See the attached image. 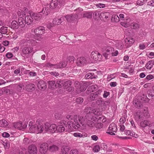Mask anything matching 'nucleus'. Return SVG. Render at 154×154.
Returning <instances> with one entry per match:
<instances>
[{
    "label": "nucleus",
    "mask_w": 154,
    "mask_h": 154,
    "mask_svg": "<svg viewBox=\"0 0 154 154\" xmlns=\"http://www.w3.org/2000/svg\"><path fill=\"white\" fill-rule=\"evenodd\" d=\"M19 27V24L15 20H14L11 23V28L13 29H17Z\"/></svg>",
    "instance_id": "43"
},
{
    "label": "nucleus",
    "mask_w": 154,
    "mask_h": 154,
    "mask_svg": "<svg viewBox=\"0 0 154 154\" xmlns=\"http://www.w3.org/2000/svg\"><path fill=\"white\" fill-rule=\"evenodd\" d=\"M69 149V146H65L62 149V152L61 154H68Z\"/></svg>",
    "instance_id": "45"
},
{
    "label": "nucleus",
    "mask_w": 154,
    "mask_h": 154,
    "mask_svg": "<svg viewBox=\"0 0 154 154\" xmlns=\"http://www.w3.org/2000/svg\"><path fill=\"white\" fill-rule=\"evenodd\" d=\"M88 85L86 82L82 83L80 84L79 86H78L77 91L78 93L85 91Z\"/></svg>",
    "instance_id": "14"
},
{
    "label": "nucleus",
    "mask_w": 154,
    "mask_h": 154,
    "mask_svg": "<svg viewBox=\"0 0 154 154\" xmlns=\"http://www.w3.org/2000/svg\"><path fill=\"white\" fill-rule=\"evenodd\" d=\"M96 6L98 8H102L106 7V4L102 3H98L96 5Z\"/></svg>",
    "instance_id": "59"
},
{
    "label": "nucleus",
    "mask_w": 154,
    "mask_h": 154,
    "mask_svg": "<svg viewBox=\"0 0 154 154\" xmlns=\"http://www.w3.org/2000/svg\"><path fill=\"white\" fill-rule=\"evenodd\" d=\"M27 125H23L21 122H14L13 124V126L15 128L19 130H23L26 128Z\"/></svg>",
    "instance_id": "12"
},
{
    "label": "nucleus",
    "mask_w": 154,
    "mask_h": 154,
    "mask_svg": "<svg viewBox=\"0 0 154 154\" xmlns=\"http://www.w3.org/2000/svg\"><path fill=\"white\" fill-rule=\"evenodd\" d=\"M79 19L83 17H87L88 18H91L92 17V13L90 12H84L83 15L81 14L79 16Z\"/></svg>",
    "instance_id": "23"
},
{
    "label": "nucleus",
    "mask_w": 154,
    "mask_h": 154,
    "mask_svg": "<svg viewBox=\"0 0 154 154\" xmlns=\"http://www.w3.org/2000/svg\"><path fill=\"white\" fill-rule=\"evenodd\" d=\"M48 84V88L50 89H54L56 88V85L55 81H49Z\"/></svg>",
    "instance_id": "32"
},
{
    "label": "nucleus",
    "mask_w": 154,
    "mask_h": 154,
    "mask_svg": "<svg viewBox=\"0 0 154 154\" xmlns=\"http://www.w3.org/2000/svg\"><path fill=\"white\" fill-rule=\"evenodd\" d=\"M31 13V16L32 17L33 20H39L42 17V16L40 13H35L33 12Z\"/></svg>",
    "instance_id": "19"
},
{
    "label": "nucleus",
    "mask_w": 154,
    "mask_h": 154,
    "mask_svg": "<svg viewBox=\"0 0 154 154\" xmlns=\"http://www.w3.org/2000/svg\"><path fill=\"white\" fill-rule=\"evenodd\" d=\"M103 50H104L105 52L110 54L112 51L113 48L110 47H105L103 48Z\"/></svg>",
    "instance_id": "47"
},
{
    "label": "nucleus",
    "mask_w": 154,
    "mask_h": 154,
    "mask_svg": "<svg viewBox=\"0 0 154 154\" xmlns=\"http://www.w3.org/2000/svg\"><path fill=\"white\" fill-rule=\"evenodd\" d=\"M94 125L96 128L98 129L101 128L103 127V124L101 123H96Z\"/></svg>",
    "instance_id": "60"
},
{
    "label": "nucleus",
    "mask_w": 154,
    "mask_h": 154,
    "mask_svg": "<svg viewBox=\"0 0 154 154\" xmlns=\"http://www.w3.org/2000/svg\"><path fill=\"white\" fill-rule=\"evenodd\" d=\"M153 89L150 90L148 91L149 97L150 96L154 99V86L152 88Z\"/></svg>",
    "instance_id": "52"
},
{
    "label": "nucleus",
    "mask_w": 154,
    "mask_h": 154,
    "mask_svg": "<svg viewBox=\"0 0 154 154\" xmlns=\"http://www.w3.org/2000/svg\"><path fill=\"white\" fill-rule=\"evenodd\" d=\"M76 101L77 103L80 104L83 102V99L82 97H79L77 98Z\"/></svg>",
    "instance_id": "62"
},
{
    "label": "nucleus",
    "mask_w": 154,
    "mask_h": 154,
    "mask_svg": "<svg viewBox=\"0 0 154 154\" xmlns=\"http://www.w3.org/2000/svg\"><path fill=\"white\" fill-rule=\"evenodd\" d=\"M72 85V82L71 81H68L64 82L63 86L69 91L72 90V88L70 87Z\"/></svg>",
    "instance_id": "21"
},
{
    "label": "nucleus",
    "mask_w": 154,
    "mask_h": 154,
    "mask_svg": "<svg viewBox=\"0 0 154 154\" xmlns=\"http://www.w3.org/2000/svg\"><path fill=\"white\" fill-rule=\"evenodd\" d=\"M8 27L6 26H3L1 28L0 30L2 33L4 34L6 33L7 32Z\"/></svg>",
    "instance_id": "57"
},
{
    "label": "nucleus",
    "mask_w": 154,
    "mask_h": 154,
    "mask_svg": "<svg viewBox=\"0 0 154 154\" xmlns=\"http://www.w3.org/2000/svg\"><path fill=\"white\" fill-rule=\"evenodd\" d=\"M26 89L28 91H34L35 88V85L33 84H28L26 86Z\"/></svg>",
    "instance_id": "30"
},
{
    "label": "nucleus",
    "mask_w": 154,
    "mask_h": 154,
    "mask_svg": "<svg viewBox=\"0 0 154 154\" xmlns=\"http://www.w3.org/2000/svg\"><path fill=\"white\" fill-rule=\"evenodd\" d=\"M96 104L100 107H101V109H105L106 105H108L109 103L106 101H103L101 100H98L96 102Z\"/></svg>",
    "instance_id": "13"
},
{
    "label": "nucleus",
    "mask_w": 154,
    "mask_h": 154,
    "mask_svg": "<svg viewBox=\"0 0 154 154\" xmlns=\"http://www.w3.org/2000/svg\"><path fill=\"white\" fill-rule=\"evenodd\" d=\"M26 73H29V75L30 76H34L36 75V73L35 72H29V70H26Z\"/></svg>",
    "instance_id": "64"
},
{
    "label": "nucleus",
    "mask_w": 154,
    "mask_h": 154,
    "mask_svg": "<svg viewBox=\"0 0 154 154\" xmlns=\"http://www.w3.org/2000/svg\"><path fill=\"white\" fill-rule=\"evenodd\" d=\"M8 122L5 119H3L0 121V127L5 128L8 126Z\"/></svg>",
    "instance_id": "38"
},
{
    "label": "nucleus",
    "mask_w": 154,
    "mask_h": 154,
    "mask_svg": "<svg viewBox=\"0 0 154 154\" xmlns=\"http://www.w3.org/2000/svg\"><path fill=\"white\" fill-rule=\"evenodd\" d=\"M154 64V61L151 60L148 61L146 64L145 67L148 69H150Z\"/></svg>",
    "instance_id": "40"
},
{
    "label": "nucleus",
    "mask_w": 154,
    "mask_h": 154,
    "mask_svg": "<svg viewBox=\"0 0 154 154\" xmlns=\"http://www.w3.org/2000/svg\"><path fill=\"white\" fill-rule=\"evenodd\" d=\"M86 59L84 57H79L77 59V63L78 65L81 66L86 64Z\"/></svg>",
    "instance_id": "18"
},
{
    "label": "nucleus",
    "mask_w": 154,
    "mask_h": 154,
    "mask_svg": "<svg viewBox=\"0 0 154 154\" xmlns=\"http://www.w3.org/2000/svg\"><path fill=\"white\" fill-rule=\"evenodd\" d=\"M48 132L51 133L56 132V125L55 124H51L49 123L48 124Z\"/></svg>",
    "instance_id": "22"
},
{
    "label": "nucleus",
    "mask_w": 154,
    "mask_h": 154,
    "mask_svg": "<svg viewBox=\"0 0 154 154\" xmlns=\"http://www.w3.org/2000/svg\"><path fill=\"white\" fill-rule=\"evenodd\" d=\"M90 119L88 117L87 118V121L86 122V127L87 126H88L90 127H92L94 125V122L91 121L90 120Z\"/></svg>",
    "instance_id": "42"
},
{
    "label": "nucleus",
    "mask_w": 154,
    "mask_h": 154,
    "mask_svg": "<svg viewBox=\"0 0 154 154\" xmlns=\"http://www.w3.org/2000/svg\"><path fill=\"white\" fill-rule=\"evenodd\" d=\"M45 31L44 27L41 26L36 28L33 30L35 35L37 37L41 36L45 33Z\"/></svg>",
    "instance_id": "8"
},
{
    "label": "nucleus",
    "mask_w": 154,
    "mask_h": 154,
    "mask_svg": "<svg viewBox=\"0 0 154 154\" xmlns=\"http://www.w3.org/2000/svg\"><path fill=\"white\" fill-rule=\"evenodd\" d=\"M64 0H52L50 3V8L52 9H54L56 8H60L64 4Z\"/></svg>",
    "instance_id": "4"
},
{
    "label": "nucleus",
    "mask_w": 154,
    "mask_h": 154,
    "mask_svg": "<svg viewBox=\"0 0 154 154\" xmlns=\"http://www.w3.org/2000/svg\"><path fill=\"white\" fill-rule=\"evenodd\" d=\"M135 40L134 39L132 38H128L125 39V43L131 46L132 45L134 42Z\"/></svg>",
    "instance_id": "34"
},
{
    "label": "nucleus",
    "mask_w": 154,
    "mask_h": 154,
    "mask_svg": "<svg viewBox=\"0 0 154 154\" xmlns=\"http://www.w3.org/2000/svg\"><path fill=\"white\" fill-rule=\"evenodd\" d=\"M136 118L140 119L143 118L144 117L143 112L141 111H138L135 112L134 114Z\"/></svg>",
    "instance_id": "31"
},
{
    "label": "nucleus",
    "mask_w": 154,
    "mask_h": 154,
    "mask_svg": "<svg viewBox=\"0 0 154 154\" xmlns=\"http://www.w3.org/2000/svg\"><path fill=\"white\" fill-rule=\"evenodd\" d=\"M29 39H23L21 41V44L24 45H29Z\"/></svg>",
    "instance_id": "53"
},
{
    "label": "nucleus",
    "mask_w": 154,
    "mask_h": 154,
    "mask_svg": "<svg viewBox=\"0 0 154 154\" xmlns=\"http://www.w3.org/2000/svg\"><path fill=\"white\" fill-rule=\"evenodd\" d=\"M102 91L99 90L94 93L91 94L90 96V99L91 101L94 100L98 98L100 95Z\"/></svg>",
    "instance_id": "15"
},
{
    "label": "nucleus",
    "mask_w": 154,
    "mask_h": 154,
    "mask_svg": "<svg viewBox=\"0 0 154 154\" xmlns=\"http://www.w3.org/2000/svg\"><path fill=\"white\" fill-rule=\"evenodd\" d=\"M37 44V42L35 40L33 39H29V45H30L33 46H36Z\"/></svg>",
    "instance_id": "55"
},
{
    "label": "nucleus",
    "mask_w": 154,
    "mask_h": 154,
    "mask_svg": "<svg viewBox=\"0 0 154 154\" xmlns=\"http://www.w3.org/2000/svg\"><path fill=\"white\" fill-rule=\"evenodd\" d=\"M97 88V87L96 86L92 85L88 88V90L90 91V92H94L96 90Z\"/></svg>",
    "instance_id": "54"
},
{
    "label": "nucleus",
    "mask_w": 154,
    "mask_h": 154,
    "mask_svg": "<svg viewBox=\"0 0 154 154\" xmlns=\"http://www.w3.org/2000/svg\"><path fill=\"white\" fill-rule=\"evenodd\" d=\"M31 13H29V15H27L25 17L26 24L28 25L30 24L33 21L32 17L31 16Z\"/></svg>",
    "instance_id": "28"
},
{
    "label": "nucleus",
    "mask_w": 154,
    "mask_h": 154,
    "mask_svg": "<svg viewBox=\"0 0 154 154\" xmlns=\"http://www.w3.org/2000/svg\"><path fill=\"white\" fill-rule=\"evenodd\" d=\"M58 149V148L57 146L55 145H53L50 146L49 150L51 151L54 152L57 150Z\"/></svg>",
    "instance_id": "50"
},
{
    "label": "nucleus",
    "mask_w": 154,
    "mask_h": 154,
    "mask_svg": "<svg viewBox=\"0 0 154 154\" xmlns=\"http://www.w3.org/2000/svg\"><path fill=\"white\" fill-rule=\"evenodd\" d=\"M131 27L133 29H138L139 27V24L133 22L131 23Z\"/></svg>",
    "instance_id": "46"
},
{
    "label": "nucleus",
    "mask_w": 154,
    "mask_h": 154,
    "mask_svg": "<svg viewBox=\"0 0 154 154\" xmlns=\"http://www.w3.org/2000/svg\"><path fill=\"white\" fill-rule=\"evenodd\" d=\"M33 50V48L31 47H25L22 50L23 53L24 54H28L31 53Z\"/></svg>",
    "instance_id": "29"
},
{
    "label": "nucleus",
    "mask_w": 154,
    "mask_h": 154,
    "mask_svg": "<svg viewBox=\"0 0 154 154\" xmlns=\"http://www.w3.org/2000/svg\"><path fill=\"white\" fill-rule=\"evenodd\" d=\"M101 19L108 20L109 19L110 14L108 12H102L100 13Z\"/></svg>",
    "instance_id": "27"
},
{
    "label": "nucleus",
    "mask_w": 154,
    "mask_h": 154,
    "mask_svg": "<svg viewBox=\"0 0 154 154\" xmlns=\"http://www.w3.org/2000/svg\"><path fill=\"white\" fill-rule=\"evenodd\" d=\"M150 124L149 121L145 120L142 121L140 122V126L143 128H145L146 126H149Z\"/></svg>",
    "instance_id": "35"
},
{
    "label": "nucleus",
    "mask_w": 154,
    "mask_h": 154,
    "mask_svg": "<svg viewBox=\"0 0 154 154\" xmlns=\"http://www.w3.org/2000/svg\"><path fill=\"white\" fill-rule=\"evenodd\" d=\"M38 87L39 89L44 90L47 87L46 83L44 81L41 80L39 82L38 84Z\"/></svg>",
    "instance_id": "20"
},
{
    "label": "nucleus",
    "mask_w": 154,
    "mask_h": 154,
    "mask_svg": "<svg viewBox=\"0 0 154 154\" xmlns=\"http://www.w3.org/2000/svg\"><path fill=\"white\" fill-rule=\"evenodd\" d=\"M28 151L29 154H37V148L35 146L31 145L28 147Z\"/></svg>",
    "instance_id": "16"
},
{
    "label": "nucleus",
    "mask_w": 154,
    "mask_h": 154,
    "mask_svg": "<svg viewBox=\"0 0 154 154\" xmlns=\"http://www.w3.org/2000/svg\"><path fill=\"white\" fill-rule=\"evenodd\" d=\"M65 17L67 21L68 22H71L75 20L79 19V17L78 16H75L74 15V16L72 14L67 15Z\"/></svg>",
    "instance_id": "17"
},
{
    "label": "nucleus",
    "mask_w": 154,
    "mask_h": 154,
    "mask_svg": "<svg viewBox=\"0 0 154 154\" xmlns=\"http://www.w3.org/2000/svg\"><path fill=\"white\" fill-rule=\"evenodd\" d=\"M18 22L21 28L24 27L26 23L25 19L22 17H20L19 18Z\"/></svg>",
    "instance_id": "24"
},
{
    "label": "nucleus",
    "mask_w": 154,
    "mask_h": 154,
    "mask_svg": "<svg viewBox=\"0 0 154 154\" xmlns=\"http://www.w3.org/2000/svg\"><path fill=\"white\" fill-rule=\"evenodd\" d=\"M84 111L87 113V116H88L89 115L92 114L95 115H100L101 114V112L99 111V109L90 107L86 108L84 109Z\"/></svg>",
    "instance_id": "2"
},
{
    "label": "nucleus",
    "mask_w": 154,
    "mask_h": 154,
    "mask_svg": "<svg viewBox=\"0 0 154 154\" xmlns=\"http://www.w3.org/2000/svg\"><path fill=\"white\" fill-rule=\"evenodd\" d=\"M115 45L117 49L120 50L122 49L124 47L122 42L121 41H117Z\"/></svg>",
    "instance_id": "33"
},
{
    "label": "nucleus",
    "mask_w": 154,
    "mask_h": 154,
    "mask_svg": "<svg viewBox=\"0 0 154 154\" xmlns=\"http://www.w3.org/2000/svg\"><path fill=\"white\" fill-rule=\"evenodd\" d=\"M82 11L83 9L82 8H79L78 9H77L76 10V14L74 15L75 16H78L79 17L80 14H82L83 15L84 12H82Z\"/></svg>",
    "instance_id": "48"
},
{
    "label": "nucleus",
    "mask_w": 154,
    "mask_h": 154,
    "mask_svg": "<svg viewBox=\"0 0 154 154\" xmlns=\"http://www.w3.org/2000/svg\"><path fill=\"white\" fill-rule=\"evenodd\" d=\"M2 144L5 149H8L10 147V144L9 142L8 141L3 142Z\"/></svg>",
    "instance_id": "56"
},
{
    "label": "nucleus",
    "mask_w": 154,
    "mask_h": 154,
    "mask_svg": "<svg viewBox=\"0 0 154 154\" xmlns=\"http://www.w3.org/2000/svg\"><path fill=\"white\" fill-rule=\"evenodd\" d=\"M48 145L46 143L41 144L40 146L39 151L41 154H45L48 149Z\"/></svg>",
    "instance_id": "11"
},
{
    "label": "nucleus",
    "mask_w": 154,
    "mask_h": 154,
    "mask_svg": "<svg viewBox=\"0 0 154 154\" xmlns=\"http://www.w3.org/2000/svg\"><path fill=\"white\" fill-rule=\"evenodd\" d=\"M49 122H46L39 126V133L48 132Z\"/></svg>",
    "instance_id": "10"
},
{
    "label": "nucleus",
    "mask_w": 154,
    "mask_h": 154,
    "mask_svg": "<svg viewBox=\"0 0 154 154\" xmlns=\"http://www.w3.org/2000/svg\"><path fill=\"white\" fill-rule=\"evenodd\" d=\"M49 8L48 6H46L45 5L43 7L42 10L41 12L43 14H45V15L48 14V12H49Z\"/></svg>",
    "instance_id": "49"
},
{
    "label": "nucleus",
    "mask_w": 154,
    "mask_h": 154,
    "mask_svg": "<svg viewBox=\"0 0 154 154\" xmlns=\"http://www.w3.org/2000/svg\"><path fill=\"white\" fill-rule=\"evenodd\" d=\"M85 77L87 79H92L94 78H96L97 77V76L94 75L93 73H88L85 75Z\"/></svg>",
    "instance_id": "39"
},
{
    "label": "nucleus",
    "mask_w": 154,
    "mask_h": 154,
    "mask_svg": "<svg viewBox=\"0 0 154 154\" xmlns=\"http://www.w3.org/2000/svg\"><path fill=\"white\" fill-rule=\"evenodd\" d=\"M29 131L30 133H39V126H37L34 121H31L29 122Z\"/></svg>",
    "instance_id": "3"
},
{
    "label": "nucleus",
    "mask_w": 154,
    "mask_h": 154,
    "mask_svg": "<svg viewBox=\"0 0 154 154\" xmlns=\"http://www.w3.org/2000/svg\"><path fill=\"white\" fill-rule=\"evenodd\" d=\"M100 149V147L98 145H96L94 146L93 148L94 151L96 152H98Z\"/></svg>",
    "instance_id": "63"
},
{
    "label": "nucleus",
    "mask_w": 154,
    "mask_h": 154,
    "mask_svg": "<svg viewBox=\"0 0 154 154\" xmlns=\"http://www.w3.org/2000/svg\"><path fill=\"white\" fill-rule=\"evenodd\" d=\"M125 132L126 135H128L130 136H133L135 138H137L138 137L137 135V134H135L134 132L131 131L130 130L126 131Z\"/></svg>",
    "instance_id": "36"
},
{
    "label": "nucleus",
    "mask_w": 154,
    "mask_h": 154,
    "mask_svg": "<svg viewBox=\"0 0 154 154\" xmlns=\"http://www.w3.org/2000/svg\"><path fill=\"white\" fill-rule=\"evenodd\" d=\"M73 136L76 137H78L79 138H81L83 137V135L81 133H80L79 132H75L73 134Z\"/></svg>",
    "instance_id": "61"
},
{
    "label": "nucleus",
    "mask_w": 154,
    "mask_h": 154,
    "mask_svg": "<svg viewBox=\"0 0 154 154\" xmlns=\"http://www.w3.org/2000/svg\"><path fill=\"white\" fill-rule=\"evenodd\" d=\"M146 2L145 0H138L137 1L136 4L137 5L141 6L143 5Z\"/></svg>",
    "instance_id": "58"
},
{
    "label": "nucleus",
    "mask_w": 154,
    "mask_h": 154,
    "mask_svg": "<svg viewBox=\"0 0 154 154\" xmlns=\"http://www.w3.org/2000/svg\"><path fill=\"white\" fill-rule=\"evenodd\" d=\"M102 55L97 51H92L91 55L90 60L92 62L95 61H100L101 60Z\"/></svg>",
    "instance_id": "5"
},
{
    "label": "nucleus",
    "mask_w": 154,
    "mask_h": 154,
    "mask_svg": "<svg viewBox=\"0 0 154 154\" xmlns=\"http://www.w3.org/2000/svg\"><path fill=\"white\" fill-rule=\"evenodd\" d=\"M64 19V17H58V18H54L53 21V24L55 25L60 24L62 22V19Z\"/></svg>",
    "instance_id": "25"
},
{
    "label": "nucleus",
    "mask_w": 154,
    "mask_h": 154,
    "mask_svg": "<svg viewBox=\"0 0 154 154\" xmlns=\"http://www.w3.org/2000/svg\"><path fill=\"white\" fill-rule=\"evenodd\" d=\"M141 111L143 113L145 117H149V114L148 108L147 107H144Z\"/></svg>",
    "instance_id": "37"
},
{
    "label": "nucleus",
    "mask_w": 154,
    "mask_h": 154,
    "mask_svg": "<svg viewBox=\"0 0 154 154\" xmlns=\"http://www.w3.org/2000/svg\"><path fill=\"white\" fill-rule=\"evenodd\" d=\"M87 114L85 116L83 115H75L73 117L74 122L69 121L68 122L69 128L71 130L75 129L84 130L86 128V122L87 119Z\"/></svg>",
    "instance_id": "1"
},
{
    "label": "nucleus",
    "mask_w": 154,
    "mask_h": 154,
    "mask_svg": "<svg viewBox=\"0 0 154 154\" xmlns=\"http://www.w3.org/2000/svg\"><path fill=\"white\" fill-rule=\"evenodd\" d=\"M24 88V85L23 83H20L16 86L17 89L19 91H21L23 90Z\"/></svg>",
    "instance_id": "44"
},
{
    "label": "nucleus",
    "mask_w": 154,
    "mask_h": 154,
    "mask_svg": "<svg viewBox=\"0 0 154 154\" xmlns=\"http://www.w3.org/2000/svg\"><path fill=\"white\" fill-rule=\"evenodd\" d=\"M117 130L116 125L114 123L112 122L109 125L106 133L111 135H115V134L114 132H116Z\"/></svg>",
    "instance_id": "6"
},
{
    "label": "nucleus",
    "mask_w": 154,
    "mask_h": 154,
    "mask_svg": "<svg viewBox=\"0 0 154 154\" xmlns=\"http://www.w3.org/2000/svg\"><path fill=\"white\" fill-rule=\"evenodd\" d=\"M93 17L94 19L98 20L99 19H101L100 13L99 11L95 12L93 14Z\"/></svg>",
    "instance_id": "41"
},
{
    "label": "nucleus",
    "mask_w": 154,
    "mask_h": 154,
    "mask_svg": "<svg viewBox=\"0 0 154 154\" xmlns=\"http://www.w3.org/2000/svg\"><path fill=\"white\" fill-rule=\"evenodd\" d=\"M64 122L65 121H63L62 122L59 123L57 125H56V132L62 133L64 131L65 127L66 125V124Z\"/></svg>",
    "instance_id": "9"
},
{
    "label": "nucleus",
    "mask_w": 154,
    "mask_h": 154,
    "mask_svg": "<svg viewBox=\"0 0 154 154\" xmlns=\"http://www.w3.org/2000/svg\"><path fill=\"white\" fill-rule=\"evenodd\" d=\"M67 62L66 61H63L56 64H52L48 63L47 64V66L57 69L62 68L65 67L67 65Z\"/></svg>",
    "instance_id": "7"
},
{
    "label": "nucleus",
    "mask_w": 154,
    "mask_h": 154,
    "mask_svg": "<svg viewBox=\"0 0 154 154\" xmlns=\"http://www.w3.org/2000/svg\"><path fill=\"white\" fill-rule=\"evenodd\" d=\"M64 82L63 81L57 80L56 83V88L57 87H60L62 85H63Z\"/></svg>",
    "instance_id": "51"
},
{
    "label": "nucleus",
    "mask_w": 154,
    "mask_h": 154,
    "mask_svg": "<svg viewBox=\"0 0 154 154\" xmlns=\"http://www.w3.org/2000/svg\"><path fill=\"white\" fill-rule=\"evenodd\" d=\"M114 19V21L115 22H118L119 21L120 19L122 20H124V15L123 14H120L119 15V17L117 15H115L112 17V20Z\"/></svg>",
    "instance_id": "26"
}]
</instances>
